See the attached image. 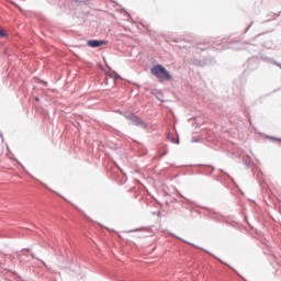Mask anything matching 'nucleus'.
I'll list each match as a JSON object with an SVG mask.
<instances>
[{
	"instance_id": "f257e3e1",
	"label": "nucleus",
	"mask_w": 281,
	"mask_h": 281,
	"mask_svg": "<svg viewBox=\"0 0 281 281\" xmlns=\"http://www.w3.org/2000/svg\"><path fill=\"white\" fill-rule=\"evenodd\" d=\"M150 71L153 76L159 79L160 82L172 80V76L170 75V72H168V70L159 64L151 67Z\"/></svg>"
},
{
	"instance_id": "f03ea898",
	"label": "nucleus",
	"mask_w": 281,
	"mask_h": 281,
	"mask_svg": "<svg viewBox=\"0 0 281 281\" xmlns=\"http://www.w3.org/2000/svg\"><path fill=\"white\" fill-rule=\"evenodd\" d=\"M88 45L89 47H102V45H106V41L91 40Z\"/></svg>"
},
{
	"instance_id": "7ed1b4c3",
	"label": "nucleus",
	"mask_w": 281,
	"mask_h": 281,
	"mask_svg": "<svg viewBox=\"0 0 281 281\" xmlns=\"http://www.w3.org/2000/svg\"><path fill=\"white\" fill-rule=\"evenodd\" d=\"M5 36H8V33H5V31L0 29V38H5Z\"/></svg>"
},
{
	"instance_id": "20e7f679",
	"label": "nucleus",
	"mask_w": 281,
	"mask_h": 281,
	"mask_svg": "<svg viewBox=\"0 0 281 281\" xmlns=\"http://www.w3.org/2000/svg\"><path fill=\"white\" fill-rule=\"evenodd\" d=\"M171 142H172L173 144H179V139L176 140L175 138H172Z\"/></svg>"
},
{
	"instance_id": "39448f33",
	"label": "nucleus",
	"mask_w": 281,
	"mask_h": 281,
	"mask_svg": "<svg viewBox=\"0 0 281 281\" xmlns=\"http://www.w3.org/2000/svg\"><path fill=\"white\" fill-rule=\"evenodd\" d=\"M36 102H40V99L38 98H35Z\"/></svg>"
}]
</instances>
